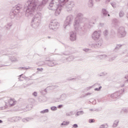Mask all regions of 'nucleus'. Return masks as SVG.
<instances>
[{"label":"nucleus","instance_id":"nucleus-4","mask_svg":"<svg viewBox=\"0 0 128 128\" xmlns=\"http://www.w3.org/2000/svg\"><path fill=\"white\" fill-rule=\"evenodd\" d=\"M89 122L90 124L92 122H94V119H90L89 120Z\"/></svg>","mask_w":128,"mask_h":128},{"label":"nucleus","instance_id":"nucleus-8","mask_svg":"<svg viewBox=\"0 0 128 128\" xmlns=\"http://www.w3.org/2000/svg\"><path fill=\"white\" fill-rule=\"evenodd\" d=\"M30 6H34V4H30Z\"/></svg>","mask_w":128,"mask_h":128},{"label":"nucleus","instance_id":"nucleus-7","mask_svg":"<svg viewBox=\"0 0 128 128\" xmlns=\"http://www.w3.org/2000/svg\"><path fill=\"white\" fill-rule=\"evenodd\" d=\"M58 108H62V105H59Z\"/></svg>","mask_w":128,"mask_h":128},{"label":"nucleus","instance_id":"nucleus-9","mask_svg":"<svg viewBox=\"0 0 128 128\" xmlns=\"http://www.w3.org/2000/svg\"><path fill=\"white\" fill-rule=\"evenodd\" d=\"M2 120H0V124H2Z\"/></svg>","mask_w":128,"mask_h":128},{"label":"nucleus","instance_id":"nucleus-5","mask_svg":"<svg viewBox=\"0 0 128 128\" xmlns=\"http://www.w3.org/2000/svg\"><path fill=\"white\" fill-rule=\"evenodd\" d=\"M102 88V86L100 87L99 88H95V90H100Z\"/></svg>","mask_w":128,"mask_h":128},{"label":"nucleus","instance_id":"nucleus-1","mask_svg":"<svg viewBox=\"0 0 128 128\" xmlns=\"http://www.w3.org/2000/svg\"><path fill=\"white\" fill-rule=\"evenodd\" d=\"M14 104H16V101H14V100L12 99H10L8 100V105L9 106H14Z\"/></svg>","mask_w":128,"mask_h":128},{"label":"nucleus","instance_id":"nucleus-12","mask_svg":"<svg viewBox=\"0 0 128 128\" xmlns=\"http://www.w3.org/2000/svg\"><path fill=\"white\" fill-rule=\"evenodd\" d=\"M94 34H96V32L94 33Z\"/></svg>","mask_w":128,"mask_h":128},{"label":"nucleus","instance_id":"nucleus-13","mask_svg":"<svg viewBox=\"0 0 128 128\" xmlns=\"http://www.w3.org/2000/svg\"><path fill=\"white\" fill-rule=\"evenodd\" d=\"M46 110V112H48V110Z\"/></svg>","mask_w":128,"mask_h":128},{"label":"nucleus","instance_id":"nucleus-10","mask_svg":"<svg viewBox=\"0 0 128 128\" xmlns=\"http://www.w3.org/2000/svg\"><path fill=\"white\" fill-rule=\"evenodd\" d=\"M30 2L28 1V3L30 4Z\"/></svg>","mask_w":128,"mask_h":128},{"label":"nucleus","instance_id":"nucleus-15","mask_svg":"<svg viewBox=\"0 0 128 128\" xmlns=\"http://www.w3.org/2000/svg\"><path fill=\"white\" fill-rule=\"evenodd\" d=\"M41 70H42V68Z\"/></svg>","mask_w":128,"mask_h":128},{"label":"nucleus","instance_id":"nucleus-2","mask_svg":"<svg viewBox=\"0 0 128 128\" xmlns=\"http://www.w3.org/2000/svg\"><path fill=\"white\" fill-rule=\"evenodd\" d=\"M70 124V122H68V121H64L62 123V125H64V126H68V124Z\"/></svg>","mask_w":128,"mask_h":128},{"label":"nucleus","instance_id":"nucleus-6","mask_svg":"<svg viewBox=\"0 0 128 128\" xmlns=\"http://www.w3.org/2000/svg\"><path fill=\"white\" fill-rule=\"evenodd\" d=\"M73 128H78V124H74L73 125Z\"/></svg>","mask_w":128,"mask_h":128},{"label":"nucleus","instance_id":"nucleus-14","mask_svg":"<svg viewBox=\"0 0 128 128\" xmlns=\"http://www.w3.org/2000/svg\"><path fill=\"white\" fill-rule=\"evenodd\" d=\"M34 8H32V10H34Z\"/></svg>","mask_w":128,"mask_h":128},{"label":"nucleus","instance_id":"nucleus-3","mask_svg":"<svg viewBox=\"0 0 128 128\" xmlns=\"http://www.w3.org/2000/svg\"><path fill=\"white\" fill-rule=\"evenodd\" d=\"M51 110H56V107L52 106V107L51 108Z\"/></svg>","mask_w":128,"mask_h":128},{"label":"nucleus","instance_id":"nucleus-11","mask_svg":"<svg viewBox=\"0 0 128 128\" xmlns=\"http://www.w3.org/2000/svg\"><path fill=\"white\" fill-rule=\"evenodd\" d=\"M38 70H40V69H39V68H38Z\"/></svg>","mask_w":128,"mask_h":128}]
</instances>
